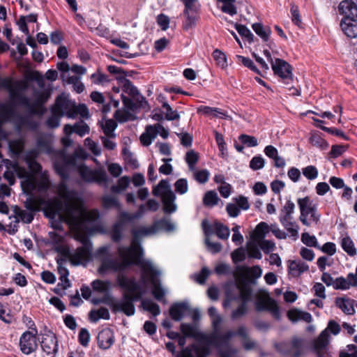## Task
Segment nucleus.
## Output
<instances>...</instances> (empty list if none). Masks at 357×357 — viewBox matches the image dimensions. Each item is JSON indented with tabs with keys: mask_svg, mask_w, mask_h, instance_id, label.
Segmentation results:
<instances>
[{
	"mask_svg": "<svg viewBox=\"0 0 357 357\" xmlns=\"http://www.w3.org/2000/svg\"><path fill=\"white\" fill-rule=\"evenodd\" d=\"M328 333L324 330L323 331L319 337L314 340L313 343V349L316 352L318 357H326L328 346Z\"/></svg>",
	"mask_w": 357,
	"mask_h": 357,
	"instance_id": "22",
	"label": "nucleus"
},
{
	"mask_svg": "<svg viewBox=\"0 0 357 357\" xmlns=\"http://www.w3.org/2000/svg\"><path fill=\"white\" fill-rule=\"evenodd\" d=\"M185 6L183 14L185 17L183 29L185 30L195 25L197 19L198 8L196 6L197 0H181Z\"/></svg>",
	"mask_w": 357,
	"mask_h": 357,
	"instance_id": "15",
	"label": "nucleus"
},
{
	"mask_svg": "<svg viewBox=\"0 0 357 357\" xmlns=\"http://www.w3.org/2000/svg\"><path fill=\"white\" fill-rule=\"evenodd\" d=\"M122 83V89L123 92L128 93L129 96L135 98L136 95L139 94L137 89L132 84L131 81L124 77H118Z\"/></svg>",
	"mask_w": 357,
	"mask_h": 357,
	"instance_id": "36",
	"label": "nucleus"
},
{
	"mask_svg": "<svg viewBox=\"0 0 357 357\" xmlns=\"http://www.w3.org/2000/svg\"><path fill=\"white\" fill-rule=\"evenodd\" d=\"M0 116L6 119L8 121L15 118L16 124L19 128H21L27 123V119L17 114L15 109L10 104L0 103Z\"/></svg>",
	"mask_w": 357,
	"mask_h": 357,
	"instance_id": "18",
	"label": "nucleus"
},
{
	"mask_svg": "<svg viewBox=\"0 0 357 357\" xmlns=\"http://www.w3.org/2000/svg\"><path fill=\"white\" fill-rule=\"evenodd\" d=\"M301 209V220L305 224V219L310 217L314 220L315 217V208L311 205L312 202H298Z\"/></svg>",
	"mask_w": 357,
	"mask_h": 357,
	"instance_id": "30",
	"label": "nucleus"
},
{
	"mask_svg": "<svg viewBox=\"0 0 357 357\" xmlns=\"http://www.w3.org/2000/svg\"><path fill=\"white\" fill-rule=\"evenodd\" d=\"M98 345L102 349H107L114 342V335L113 331L109 328H105L101 330L97 336Z\"/></svg>",
	"mask_w": 357,
	"mask_h": 357,
	"instance_id": "23",
	"label": "nucleus"
},
{
	"mask_svg": "<svg viewBox=\"0 0 357 357\" xmlns=\"http://www.w3.org/2000/svg\"><path fill=\"white\" fill-rule=\"evenodd\" d=\"M175 191L177 193L183 195L188 191V181L185 178H179L174 183Z\"/></svg>",
	"mask_w": 357,
	"mask_h": 357,
	"instance_id": "62",
	"label": "nucleus"
},
{
	"mask_svg": "<svg viewBox=\"0 0 357 357\" xmlns=\"http://www.w3.org/2000/svg\"><path fill=\"white\" fill-rule=\"evenodd\" d=\"M132 238L130 247L119 246L118 252L121 258V261L114 259L109 252L107 246L100 247L97 250V255L99 257L101 264L99 268L100 272L112 271L114 272L122 271L130 265H135V260L139 259L141 261H149L142 259L143 249L140 245L141 239L144 236L155 234V230L152 225L151 227H140L131 230Z\"/></svg>",
	"mask_w": 357,
	"mask_h": 357,
	"instance_id": "2",
	"label": "nucleus"
},
{
	"mask_svg": "<svg viewBox=\"0 0 357 357\" xmlns=\"http://www.w3.org/2000/svg\"><path fill=\"white\" fill-rule=\"evenodd\" d=\"M254 31L264 41L267 42L271 33L268 26L264 27L261 23H255L252 25Z\"/></svg>",
	"mask_w": 357,
	"mask_h": 357,
	"instance_id": "34",
	"label": "nucleus"
},
{
	"mask_svg": "<svg viewBox=\"0 0 357 357\" xmlns=\"http://www.w3.org/2000/svg\"><path fill=\"white\" fill-rule=\"evenodd\" d=\"M90 131L89 126L83 121L75 123V132L80 137L89 134Z\"/></svg>",
	"mask_w": 357,
	"mask_h": 357,
	"instance_id": "51",
	"label": "nucleus"
},
{
	"mask_svg": "<svg viewBox=\"0 0 357 357\" xmlns=\"http://www.w3.org/2000/svg\"><path fill=\"white\" fill-rule=\"evenodd\" d=\"M90 333L86 328H82L79 332V342L83 347H87L90 341Z\"/></svg>",
	"mask_w": 357,
	"mask_h": 357,
	"instance_id": "61",
	"label": "nucleus"
},
{
	"mask_svg": "<svg viewBox=\"0 0 357 357\" xmlns=\"http://www.w3.org/2000/svg\"><path fill=\"white\" fill-rule=\"evenodd\" d=\"M36 335L32 332H24L20 338V347L21 351L26 355L31 354L38 348Z\"/></svg>",
	"mask_w": 357,
	"mask_h": 357,
	"instance_id": "17",
	"label": "nucleus"
},
{
	"mask_svg": "<svg viewBox=\"0 0 357 357\" xmlns=\"http://www.w3.org/2000/svg\"><path fill=\"white\" fill-rule=\"evenodd\" d=\"M77 171L84 181L87 183L93 182L95 170H91L84 165H81L77 167Z\"/></svg>",
	"mask_w": 357,
	"mask_h": 357,
	"instance_id": "35",
	"label": "nucleus"
},
{
	"mask_svg": "<svg viewBox=\"0 0 357 357\" xmlns=\"http://www.w3.org/2000/svg\"><path fill=\"white\" fill-rule=\"evenodd\" d=\"M116 283L124 293L122 298L117 301L114 313L123 312L128 317L134 315L135 313L134 303L142 299L144 291L135 278H129L124 273L118 274Z\"/></svg>",
	"mask_w": 357,
	"mask_h": 357,
	"instance_id": "4",
	"label": "nucleus"
},
{
	"mask_svg": "<svg viewBox=\"0 0 357 357\" xmlns=\"http://www.w3.org/2000/svg\"><path fill=\"white\" fill-rule=\"evenodd\" d=\"M354 303V299L347 297L336 298L335 299L336 306L348 315H352L355 313Z\"/></svg>",
	"mask_w": 357,
	"mask_h": 357,
	"instance_id": "26",
	"label": "nucleus"
},
{
	"mask_svg": "<svg viewBox=\"0 0 357 357\" xmlns=\"http://www.w3.org/2000/svg\"><path fill=\"white\" fill-rule=\"evenodd\" d=\"M248 291V297H252L253 291L250 284L245 280L238 282H229L225 285V298L223 306L227 307L232 301H238L243 299V296Z\"/></svg>",
	"mask_w": 357,
	"mask_h": 357,
	"instance_id": "9",
	"label": "nucleus"
},
{
	"mask_svg": "<svg viewBox=\"0 0 357 357\" xmlns=\"http://www.w3.org/2000/svg\"><path fill=\"white\" fill-rule=\"evenodd\" d=\"M243 299L241 300V303L236 309L232 311L231 317L235 320L239 319L248 312V303L251 301L252 297H248V291L243 296Z\"/></svg>",
	"mask_w": 357,
	"mask_h": 357,
	"instance_id": "29",
	"label": "nucleus"
},
{
	"mask_svg": "<svg viewBox=\"0 0 357 357\" xmlns=\"http://www.w3.org/2000/svg\"><path fill=\"white\" fill-rule=\"evenodd\" d=\"M199 159L198 154L193 150H190L186 153L185 161L189 166L190 170L194 169V166L197 162Z\"/></svg>",
	"mask_w": 357,
	"mask_h": 357,
	"instance_id": "54",
	"label": "nucleus"
},
{
	"mask_svg": "<svg viewBox=\"0 0 357 357\" xmlns=\"http://www.w3.org/2000/svg\"><path fill=\"white\" fill-rule=\"evenodd\" d=\"M50 110L51 116L46 120L45 125L51 129L56 128L60 126L61 118L63 116H60L57 112H54L51 107Z\"/></svg>",
	"mask_w": 357,
	"mask_h": 357,
	"instance_id": "44",
	"label": "nucleus"
},
{
	"mask_svg": "<svg viewBox=\"0 0 357 357\" xmlns=\"http://www.w3.org/2000/svg\"><path fill=\"white\" fill-rule=\"evenodd\" d=\"M2 86L8 90L12 102H17L22 106L30 105L29 98L20 93V91H25L27 89L28 85L26 82L17 81L13 84L11 79H4L2 81Z\"/></svg>",
	"mask_w": 357,
	"mask_h": 357,
	"instance_id": "10",
	"label": "nucleus"
},
{
	"mask_svg": "<svg viewBox=\"0 0 357 357\" xmlns=\"http://www.w3.org/2000/svg\"><path fill=\"white\" fill-rule=\"evenodd\" d=\"M235 29L241 36L244 38L250 44L254 42L255 36L245 25L236 24Z\"/></svg>",
	"mask_w": 357,
	"mask_h": 357,
	"instance_id": "43",
	"label": "nucleus"
},
{
	"mask_svg": "<svg viewBox=\"0 0 357 357\" xmlns=\"http://www.w3.org/2000/svg\"><path fill=\"white\" fill-rule=\"evenodd\" d=\"M308 268L309 266L301 261L291 260L288 261V271L293 277H298Z\"/></svg>",
	"mask_w": 357,
	"mask_h": 357,
	"instance_id": "28",
	"label": "nucleus"
},
{
	"mask_svg": "<svg viewBox=\"0 0 357 357\" xmlns=\"http://www.w3.org/2000/svg\"><path fill=\"white\" fill-rule=\"evenodd\" d=\"M160 207V202H145V204H141L139 209L136 213L142 211V216L145 213L146 211H156Z\"/></svg>",
	"mask_w": 357,
	"mask_h": 357,
	"instance_id": "52",
	"label": "nucleus"
},
{
	"mask_svg": "<svg viewBox=\"0 0 357 357\" xmlns=\"http://www.w3.org/2000/svg\"><path fill=\"white\" fill-rule=\"evenodd\" d=\"M155 230V233L159 231H165L166 232H172L176 229L175 225L167 218H162L156 220L153 224Z\"/></svg>",
	"mask_w": 357,
	"mask_h": 357,
	"instance_id": "32",
	"label": "nucleus"
},
{
	"mask_svg": "<svg viewBox=\"0 0 357 357\" xmlns=\"http://www.w3.org/2000/svg\"><path fill=\"white\" fill-rule=\"evenodd\" d=\"M239 141L248 147H255L258 145L257 139L255 137L242 134L238 137Z\"/></svg>",
	"mask_w": 357,
	"mask_h": 357,
	"instance_id": "53",
	"label": "nucleus"
},
{
	"mask_svg": "<svg viewBox=\"0 0 357 357\" xmlns=\"http://www.w3.org/2000/svg\"><path fill=\"white\" fill-rule=\"evenodd\" d=\"M163 112L165 114V119L168 121L177 120L180 118L179 114L176 111H174L170 105L164 102L162 105Z\"/></svg>",
	"mask_w": 357,
	"mask_h": 357,
	"instance_id": "47",
	"label": "nucleus"
},
{
	"mask_svg": "<svg viewBox=\"0 0 357 357\" xmlns=\"http://www.w3.org/2000/svg\"><path fill=\"white\" fill-rule=\"evenodd\" d=\"M218 2L222 3L221 10L231 16L237 13V8L234 5L236 0H217Z\"/></svg>",
	"mask_w": 357,
	"mask_h": 357,
	"instance_id": "42",
	"label": "nucleus"
},
{
	"mask_svg": "<svg viewBox=\"0 0 357 357\" xmlns=\"http://www.w3.org/2000/svg\"><path fill=\"white\" fill-rule=\"evenodd\" d=\"M142 306L144 310L151 312L154 316H158L161 312L160 306L151 299L142 300Z\"/></svg>",
	"mask_w": 357,
	"mask_h": 357,
	"instance_id": "38",
	"label": "nucleus"
},
{
	"mask_svg": "<svg viewBox=\"0 0 357 357\" xmlns=\"http://www.w3.org/2000/svg\"><path fill=\"white\" fill-rule=\"evenodd\" d=\"M40 346L44 353L50 357H54L59 349L56 335L52 332L43 335Z\"/></svg>",
	"mask_w": 357,
	"mask_h": 357,
	"instance_id": "19",
	"label": "nucleus"
},
{
	"mask_svg": "<svg viewBox=\"0 0 357 357\" xmlns=\"http://www.w3.org/2000/svg\"><path fill=\"white\" fill-rule=\"evenodd\" d=\"M56 262L58 273L60 275V280H63V278H65V282L69 283V280L68 279L69 272L68 270L63 265V260L62 259H59Z\"/></svg>",
	"mask_w": 357,
	"mask_h": 357,
	"instance_id": "58",
	"label": "nucleus"
},
{
	"mask_svg": "<svg viewBox=\"0 0 357 357\" xmlns=\"http://www.w3.org/2000/svg\"><path fill=\"white\" fill-rule=\"evenodd\" d=\"M130 182V178L127 176L121 177L116 185L111 187V191L113 193H121L125 191Z\"/></svg>",
	"mask_w": 357,
	"mask_h": 357,
	"instance_id": "37",
	"label": "nucleus"
},
{
	"mask_svg": "<svg viewBox=\"0 0 357 357\" xmlns=\"http://www.w3.org/2000/svg\"><path fill=\"white\" fill-rule=\"evenodd\" d=\"M265 160L261 155L254 156L250 162V167L254 170H259L264 167Z\"/></svg>",
	"mask_w": 357,
	"mask_h": 357,
	"instance_id": "55",
	"label": "nucleus"
},
{
	"mask_svg": "<svg viewBox=\"0 0 357 357\" xmlns=\"http://www.w3.org/2000/svg\"><path fill=\"white\" fill-rule=\"evenodd\" d=\"M153 194L155 197H160L161 201H174L176 195L172 190L168 181L162 179L153 189Z\"/></svg>",
	"mask_w": 357,
	"mask_h": 357,
	"instance_id": "20",
	"label": "nucleus"
},
{
	"mask_svg": "<svg viewBox=\"0 0 357 357\" xmlns=\"http://www.w3.org/2000/svg\"><path fill=\"white\" fill-rule=\"evenodd\" d=\"M215 234L218 238L221 239H227L229 236L230 231L227 227L220 223H215Z\"/></svg>",
	"mask_w": 357,
	"mask_h": 357,
	"instance_id": "49",
	"label": "nucleus"
},
{
	"mask_svg": "<svg viewBox=\"0 0 357 357\" xmlns=\"http://www.w3.org/2000/svg\"><path fill=\"white\" fill-rule=\"evenodd\" d=\"M245 252L242 248L235 250L231 253V259L234 263L242 262L245 259Z\"/></svg>",
	"mask_w": 357,
	"mask_h": 357,
	"instance_id": "64",
	"label": "nucleus"
},
{
	"mask_svg": "<svg viewBox=\"0 0 357 357\" xmlns=\"http://www.w3.org/2000/svg\"><path fill=\"white\" fill-rule=\"evenodd\" d=\"M91 286L94 291L100 293H107L110 289V282L109 281L96 280L91 283Z\"/></svg>",
	"mask_w": 357,
	"mask_h": 357,
	"instance_id": "46",
	"label": "nucleus"
},
{
	"mask_svg": "<svg viewBox=\"0 0 357 357\" xmlns=\"http://www.w3.org/2000/svg\"><path fill=\"white\" fill-rule=\"evenodd\" d=\"M205 243L207 250L212 254H216L221 251L222 245L218 242H211L209 237L205 238Z\"/></svg>",
	"mask_w": 357,
	"mask_h": 357,
	"instance_id": "59",
	"label": "nucleus"
},
{
	"mask_svg": "<svg viewBox=\"0 0 357 357\" xmlns=\"http://www.w3.org/2000/svg\"><path fill=\"white\" fill-rule=\"evenodd\" d=\"M236 336V332L227 331L224 333H212L207 338V342L213 346L217 351L219 357H234L238 350L232 347L230 340Z\"/></svg>",
	"mask_w": 357,
	"mask_h": 357,
	"instance_id": "8",
	"label": "nucleus"
},
{
	"mask_svg": "<svg viewBox=\"0 0 357 357\" xmlns=\"http://www.w3.org/2000/svg\"><path fill=\"white\" fill-rule=\"evenodd\" d=\"M142 217V211L139 213H130L122 211L118 216V220L114 224L112 228L111 237L114 242L119 243L122 238V233L124 225L127 222H131L135 220Z\"/></svg>",
	"mask_w": 357,
	"mask_h": 357,
	"instance_id": "11",
	"label": "nucleus"
},
{
	"mask_svg": "<svg viewBox=\"0 0 357 357\" xmlns=\"http://www.w3.org/2000/svg\"><path fill=\"white\" fill-rule=\"evenodd\" d=\"M278 350L289 357H300L304 350V341L300 337H294L290 342L278 346Z\"/></svg>",
	"mask_w": 357,
	"mask_h": 357,
	"instance_id": "14",
	"label": "nucleus"
},
{
	"mask_svg": "<svg viewBox=\"0 0 357 357\" xmlns=\"http://www.w3.org/2000/svg\"><path fill=\"white\" fill-rule=\"evenodd\" d=\"M117 127V123L112 119H108L105 121V124L102 125V128L104 134L108 138H115L116 135L114 132Z\"/></svg>",
	"mask_w": 357,
	"mask_h": 357,
	"instance_id": "39",
	"label": "nucleus"
},
{
	"mask_svg": "<svg viewBox=\"0 0 357 357\" xmlns=\"http://www.w3.org/2000/svg\"><path fill=\"white\" fill-rule=\"evenodd\" d=\"M84 158V153L80 149L70 155L62 152L54 160V170L62 180L56 188V192L63 201H82L77 197L75 191L69 190L65 181L69 178L70 168L76 166L77 159Z\"/></svg>",
	"mask_w": 357,
	"mask_h": 357,
	"instance_id": "3",
	"label": "nucleus"
},
{
	"mask_svg": "<svg viewBox=\"0 0 357 357\" xmlns=\"http://www.w3.org/2000/svg\"><path fill=\"white\" fill-rule=\"evenodd\" d=\"M351 287H353V282L352 280L349 278V274L347 278L341 276L335 280V289L347 290Z\"/></svg>",
	"mask_w": 357,
	"mask_h": 357,
	"instance_id": "41",
	"label": "nucleus"
},
{
	"mask_svg": "<svg viewBox=\"0 0 357 357\" xmlns=\"http://www.w3.org/2000/svg\"><path fill=\"white\" fill-rule=\"evenodd\" d=\"M236 56L238 61L241 62L243 66L248 68L253 72L257 73L259 75L261 74L260 71L258 70V68L255 65L254 62L250 59L241 55H237Z\"/></svg>",
	"mask_w": 357,
	"mask_h": 357,
	"instance_id": "56",
	"label": "nucleus"
},
{
	"mask_svg": "<svg viewBox=\"0 0 357 357\" xmlns=\"http://www.w3.org/2000/svg\"><path fill=\"white\" fill-rule=\"evenodd\" d=\"M302 242L309 247H314L316 248H320V245L318 244L317 240L314 236H311L308 233H303L301 236Z\"/></svg>",
	"mask_w": 357,
	"mask_h": 357,
	"instance_id": "50",
	"label": "nucleus"
},
{
	"mask_svg": "<svg viewBox=\"0 0 357 357\" xmlns=\"http://www.w3.org/2000/svg\"><path fill=\"white\" fill-rule=\"evenodd\" d=\"M212 56L218 66L221 68L227 66L226 55L222 51L216 49L213 51Z\"/></svg>",
	"mask_w": 357,
	"mask_h": 357,
	"instance_id": "48",
	"label": "nucleus"
},
{
	"mask_svg": "<svg viewBox=\"0 0 357 357\" xmlns=\"http://www.w3.org/2000/svg\"><path fill=\"white\" fill-rule=\"evenodd\" d=\"M50 107L60 116L69 119H75L79 114L84 117L88 114V109L85 105H77L75 102L70 100L65 93L59 95Z\"/></svg>",
	"mask_w": 357,
	"mask_h": 357,
	"instance_id": "7",
	"label": "nucleus"
},
{
	"mask_svg": "<svg viewBox=\"0 0 357 357\" xmlns=\"http://www.w3.org/2000/svg\"><path fill=\"white\" fill-rule=\"evenodd\" d=\"M237 270L243 277L242 280H245L248 283H255L252 279L249 278L250 277L253 279H257L260 278L262 274V270L259 266H254L251 268L238 266H237Z\"/></svg>",
	"mask_w": 357,
	"mask_h": 357,
	"instance_id": "24",
	"label": "nucleus"
},
{
	"mask_svg": "<svg viewBox=\"0 0 357 357\" xmlns=\"http://www.w3.org/2000/svg\"><path fill=\"white\" fill-rule=\"evenodd\" d=\"M82 245L77 248L74 253L70 255V261L74 265H79L82 261H89L91 257L92 243L86 236L81 238Z\"/></svg>",
	"mask_w": 357,
	"mask_h": 357,
	"instance_id": "13",
	"label": "nucleus"
},
{
	"mask_svg": "<svg viewBox=\"0 0 357 357\" xmlns=\"http://www.w3.org/2000/svg\"><path fill=\"white\" fill-rule=\"evenodd\" d=\"M303 174L309 180H314L318 176V170L316 167L309 165L303 169Z\"/></svg>",
	"mask_w": 357,
	"mask_h": 357,
	"instance_id": "57",
	"label": "nucleus"
},
{
	"mask_svg": "<svg viewBox=\"0 0 357 357\" xmlns=\"http://www.w3.org/2000/svg\"><path fill=\"white\" fill-rule=\"evenodd\" d=\"M257 312L268 311L276 319H280V308L275 300L267 295L265 298H259L255 303Z\"/></svg>",
	"mask_w": 357,
	"mask_h": 357,
	"instance_id": "16",
	"label": "nucleus"
},
{
	"mask_svg": "<svg viewBox=\"0 0 357 357\" xmlns=\"http://www.w3.org/2000/svg\"><path fill=\"white\" fill-rule=\"evenodd\" d=\"M37 155L38 151L36 149L29 151L25 155V162L33 175L39 173L42 169L41 165L36 160Z\"/></svg>",
	"mask_w": 357,
	"mask_h": 357,
	"instance_id": "27",
	"label": "nucleus"
},
{
	"mask_svg": "<svg viewBox=\"0 0 357 357\" xmlns=\"http://www.w3.org/2000/svg\"><path fill=\"white\" fill-rule=\"evenodd\" d=\"M340 13L344 15L340 27L349 38H357V5L352 1L344 0L338 6Z\"/></svg>",
	"mask_w": 357,
	"mask_h": 357,
	"instance_id": "6",
	"label": "nucleus"
},
{
	"mask_svg": "<svg viewBox=\"0 0 357 357\" xmlns=\"http://www.w3.org/2000/svg\"><path fill=\"white\" fill-rule=\"evenodd\" d=\"M135 262L141 269L140 282L144 286L150 283L153 286L152 294L154 298L157 301H162L165 291L158 278L160 271L154 266L151 261H141L137 259Z\"/></svg>",
	"mask_w": 357,
	"mask_h": 357,
	"instance_id": "5",
	"label": "nucleus"
},
{
	"mask_svg": "<svg viewBox=\"0 0 357 357\" xmlns=\"http://www.w3.org/2000/svg\"><path fill=\"white\" fill-rule=\"evenodd\" d=\"M188 310V305L185 303H176L171 305L169 308V315L171 318L176 321H181L185 312Z\"/></svg>",
	"mask_w": 357,
	"mask_h": 357,
	"instance_id": "25",
	"label": "nucleus"
},
{
	"mask_svg": "<svg viewBox=\"0 0 357 357\" xmlns=\"http://www.w3.org/2000/svg\"><path fill=\"white\" fill-rule=\"evenodd\" d=\"M274 74L278 76L282 82L286 85H290L292 83V68L284 60L275 59L271 63Z\"/></svg>",
	"mask_w": 357,
	"mask_h": 357,
	"instance_id": "12",
	"label": "nucleus"
},
{
	"mask_svg": "<svg viewBox=\"0 0 357 357\" xmlns=\"http://www.w3.org/2000/svg\"><path fill=\"white\" fill-rule=\"evenodd\" d=\"M341 247L348 255L352 257L356 255V249L354 246V243L349 236L344 237L342 239Z\"/></svg>",
	"mask_w": 357,
	"mask_h": 357,
	"instance_id": "40",
	"label": "nucleus"
},
{
	"mask_svg": "<svg viewBox=\"0 0 357 357\" xmlns=\"http://www.w3.org/2000/svg\"><path fill=\"white\" fill-rule=\"evenodd\" d=\"M21 187L24 193L31 195L35 191L45 190L47 185L45 182H39L36 178L32 175L21 181Z\"/></svg>",
	"mask_w": 357,
	"mask_h": 357,
	"instance_id": "21",
	"label": "nucleus"
},
{
	"mask_svg": "<svg viewBox=\"0 0 357 357\" xmlns=\"http://www.w3.org/2000/svg\"><path fill=\"white\" fill-rule=\"evenodd\" d=\"M280 220L282 225L291 236H297L298 226L295 221L292 220L291 217H288V215L287 217H280Z\"/></svg>",
	"mask_w": 357,
	"mask_h": 357,
	"instance_id": "33",
	"label": "nucleus"
},
{
	"mask_svg": "<svg viewBox=\"0 0 357 357\" xmlns=\"http://www.w3.org/2000/svg\"><path fill=\"white\" fill-rule=\"evenodd\" d=\"M89 319L93 323L98 322L100 319L109 320L110 314L107 308L101 307L98 310H91L89 314Z\"/></svg>",
	"mask_w": 357,
	"mask_h": 357,
	"instance_id": "31",
	"label": "nucleus"
},
{
	"mask_svg": "<svg viewBox=\"0 0 357 357\" xmlns=\"http://www.w3.org/2000/svg\"><path fill=\"white\" fill-rule=\"evenodd\" d=\"M126 162L130 165L132 168L137 169L139 167L137 160L134 157L133 154L126 149L123 150Z\"/></svg>",
	"mask_w": 357,
	"mask_h": 357,
	"instance_id": "60",
	"label": "nucleus"
},
{
	"mask_svg": "<svg viewBox=\"0 0 357 357\" xmlns=\"http://www.w3.org/2000/svg\"><path fill=\"white\" fill-rule=\"evenodd\" d=\"M85 145L89 148V149L93 155L98 156L101 154V149L98 144L90 138H86L85 139Z\"/></svg>",
	"mask_w": 357,
	"mask_h": 357,
	"instance_id": "63",
	"label": "nucleus"
},
{
	"mask_svg": "<svg viewBox=\"0 0 357 357\" xmlns=\"http://www.w3.org/2000/svg\"><path fill=\"white\" fill-rule=\"evenodd\" d=\"M84 202H24L25 207L29 211L22 210L17 206H13V216L15 220L9 225L8 233L14 235L18 230L20 221L31 223L33 220V213L43 208L46 217L52 220H59L70 225H78L83 222H91V235L93 231L92 222L99 218L96 209L88 211ZM12 215L9 216L11 218Z\"/></svg>",
	"mask_w": 357,
	"mask_h": 357,
	"instance_id": "1",
	"label": "nucleus"
},
{
	"mask_svg": "<svg viewBox=\"0 0 357 357\" xmlns=\"http://www.w3.org/2000/svg\"><path fill=\"white\" fill-rule=\"evenodd\" d=\"M310 142L317 147H319L321 150L326 149L329 144L328 143L322 138L319 133H313L310 137Z\"/></svg>",
	"mask_w": 357,
	"mask_h": 357,
	"instance_id": "45",
	"label": "nucleus"
}]
</instances>
